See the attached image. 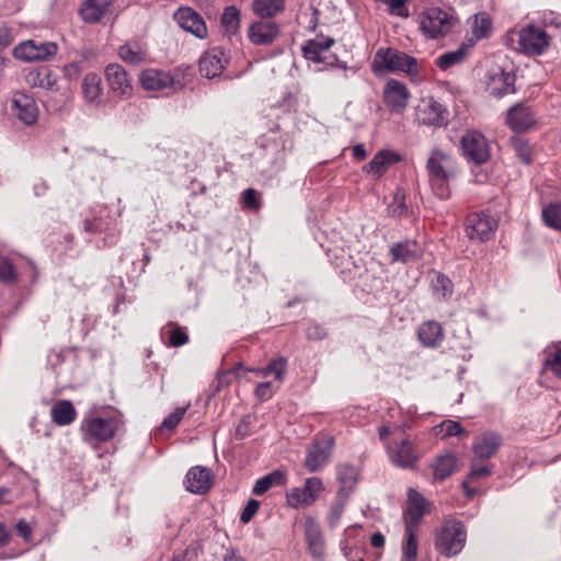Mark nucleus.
<instances>
[{
	"mask_svg": "<svg viewBox=\"0 0 561 561\" xmlns=\"http://www.w3.org/2000/svg\"><path fill=\"white\" fill-rule=\"evenodd\" d=\"M425 169L432 192L440 199H448L451 196L450 184L459 173L456 159L435 148L426 160Z\"/></svg>",
	"mask_w": 561,
	"mask_h": 561,
	"instance_id": "obj_1",
	"label": "nucleus"
},
{
	"mask_svg": "<svg viewBox=\"0 0 561 561\" xmlns=\"http://www.w3.org/2000/svg\"><path fill=\"white\" fill-rule=\"evenodd\" d=\"M371 69L375 75H380L382 71H401L410 77L420 75L417 59L396 48H379L374 56Z\"/></svg>",
	"mask_w": 561,
	"mask_h": 561,
	"instance_id": "obj_2",
	"label": "nucleus"
},
{
	"mask_svg": "<svg viewBox=\"0 0 561 561\" xmlns=\"http://www.w3.org/2000/svg\"><path fill=\"white\" fill-rule=\"evenodd\" d=\"M458 23V19L440 8L431 7L420 14V28L432 39L446 35Z\"/></svg>",
	"mask_w": 561,
	"mask_h": 561,
	"instance_id": "obj_3",
	"label": "nucleus"
},
{
	"mask_svg": "<svg viewBox=\"0 0 561 561\" xmlns=\"http://www.w3.org/2000/svg\"><path fill=\"white\" fill-rule=\"evenodd\" d=\"M465 526L459 520H446L436 535L437 551L445 557L458 554L466 543Z\"/></svg>",
	"mask_w": 561,
	"mask_h": 561,
	"instance_id": "obj_4",
	"label": "nucleus"
},
{
	"mask_svg": "<svg viewBox=\"0 0 561 561\" xmlns=\"http://www.w3.org/2000/svg\"><path fill=\"white\" fill-rule=\"evenodd\" d=\"M333 44L334 39L332 37L309 39L302 46V55L309 61L323 64L325 68L340 67L346 69V62H340L337 56L330 53Z\"/></svg>",
	"mask_w": 561,
	"mask_h": 561,
	"instance_id": "obj_5",
	"label": "nucleus"
},
{
	"mask_svg": "<svg viewBox=\"0 0 561 561\" xmlns=\"http://www.w3.org/2000/svg\"><path fill=\"white\" fill-rule=\"evenodd\" d=\"M460 149L465 159L474 165L485 163L491 157L488 139L477 130H468L461 136Z\"/></svg>",
	"mask_w": 561,
	"mask_h": 561,
	"instance_id": "obj_6",
	"label": "nucleus"
},
{
	"mask_svg": "<svg viewBox=\"0 0 561 561\" xmlns=\"http://www.w3.org/2000/svg\"><path fill=\"white\" fill-rule=\"evenodd\" d=\"M119 421L115 416H90L83 420L81 432L85 442H107L117 432Z\"/></svg>",
	"mask_w": 561,
	"mask_h": 561,
	"instance_id": "obj_7",
	"label": "nucleus"
},
{
	"mask_svg": "<svg viewBox=\"0 0 561 561\" xmlns=\"http://www.w3.org/2000/svg\"><path fill=\"white\" fill-rule=\"evenodd\" d=\"M550 36L547 32L535 25H527L519 31V49L529 56H540L548 48Z\"/></svg>",
	"mask_w": 561,
	"mask_h": 561,
	"instance_id": "obj_8",
	"label": "nucleus"
},
{
	"mask_svg": "<svg viewBox=\"0 0 561 561\" xmlns=\"http://www.w3.org/2000/svg\"><path fill=\"white\" fill-rule=\"evenodd\" d=\"M420 125L443 127L448 124V111L433 98L422 99L415 111Z\"/></svg>",
	"mask_w": 561,
	"mask_h": 561,
	"instance_id": "obj_9",
	"label": "nucleus"
},
{
	"mask_svg": "<svg viewBox=\"0 0 561 561\" xmlns=\"http://www.w3.org/2000/svg\"><path fill=\"white\" fill-rule=\"evenodd\" d=\"M497 228V221L485 213H477L468 216L466 221V234L472 241L485 242L490 240Z\"/></svg>",
	"mask_w": 561,
	"mask_h": 561,
	"instance_id": "obj_10",
	"label": "nucleus"
},
{
	"mask_svg": "<svg viewBox=\"0 0 561 561\" xmlns=\"http://www.w3.org/2000/svg\"><path fill=\"white\" fill-rule=\"evenodd\" d=\"M387 454L391 463L402 469H412L419 460L415 445L409 439L387 444Z\"/></svg>",
	"mask_w": 561,
	"mask_h": 561,
	"instance_id": "obj_11",
	"label": "nucleus"
},
{
	"mask_svg": "<svg viewBox=\"0 0 561 561\" xmlns=\"http://www.w3.org/2000/svg\"><path fill=\"white\" fill-rule=\"evenodd\" d=\"M334 446L333 436H324L321 439H316L308 448L305 467L309 472H317L321 470L332 455Z\"/></svg>",
	"mask_w": 561,
	"mask_h": 561,
	"instance_id": "obj_12",
	"label": "nucleus"
},
{
	"mask_svg": "<svg viewBox=\"0 0 561 561\" xmlns=\"http://www.w3.org/2000/svg\"><path fill=\"white\" fill-rule=\"evenodd\" d=\"M57 51V45L53 42L36 43L35 41H26L19 44L13 49V56L23 61H36L46 59Z\"/></svg>",
	"mask_w": 561,
	"mask_h": 561,
	"instance_id": "obj_13",
	"label": "nucleus"
},
{
	"mask_svg": "<svg viewBox=\"0 0 561 561\" xmlns=\"http://www.w3.org/2000/svg\"><path fill=\"white\" fill-rule=\"evenodd\" d=\"M503 444L502 436L493 431H486L474 438L472 444V458L474 461H488Z\"/></svg>",
	"mask_w": 561,
	"mask_h": 561,
	"instance_id": "obj_14",
	"label": "nucleus"
},
{
	"mask_svg": "<svg viewBox=\"0 0 561 561\" xmlns=\"http://www.w3.org/2000/svg\"><path fill=\"white\" fill-rule=\"evenodd\" d=\"M305 540L308 550L316 561H323L325 554V539L321 526L311 516L306 517L304 524Z\"/></svg>",
	"mask_w": 561,
	"mask_h": 561,
	"instance_id": "obj_15",
	"label": "nucleus"
},
{
	"mask_svg": "<svg viewBox=\"0 0 561 561\" xmlns=\"http://www.w3.org/2000/svg\"><path fill=\"white\" fill-rule=\"evenodd\" d=\"M323 488L321 479L308 478L302 488H293L287 492V502L293 507L312 504Z\"/></svg>",
	"mask_w": 561,
	"mask_h": 561,
	"instance_id": "obj_16",
	"label": "nucleus"
},
{
	"mask_svg": "<svg viewBox=\"0 0 561 561\" xmlns=\"http://www.w3.org/2000/svg\"><path fill=\"white\" fill-rule=\"evenodd\" d=\"M105 77L110 89L122 99H127L133 93L131 81L123 66L110 64L105 68Z\"/></svg>",
	"mask_w": 561,
	"mask_h": 561,
	"instance_id": "obj_17",
	"label": "nucleus"
},
{
	"mask_svg": "<svg viewBox=\"0 0 561 561\" xmlns=\"http://www.w3.org/2000/svg\"><path fill=\"white\" fill-rule=\"evenodd\" d=\"M410 96L407 85L396 79L389 80L385 85V102L394 113H402L405 110Z\"/></svg>",
	"mask_w": 561,
	"mask_h": 561,
	"instance_id": "obj_18",
	"label": "nucleus"
},
{
	"mask_svg": "<svg viewBox=\"0 0 561 561\" xmlns=\"http://www.w3.org/2000/svg\"><path fill=\"white\" fill-rule=\"evenodd\" d=\"M81 96L84 103L92 108L104 105L102 79L99 75L89 72L83 77Z\"/></svg>",
	"mask_w": 561,
	"mask_h": 561,
	"instance_id": "obj_19",
	"label": "nucleus"
},
{
	"mask_svg": "<svg viewBox=\"0 0 561 561\" xmlns=\"http://www.w3.org/2000/svg\"><path fill=\"white\" fill-rule=\"evenodd\" d=\"M516 77L512 71L496 69L490 72L486 82V90L491 95L502 98L508 93L515 92Z\"/></svg>",
	"mask_w": 561,
	"mask_h": 561,
	"instance_id": "obj_20",
	"label": "nucleus"
},
{
	"mask_svg": "<svg viewBox=\"0 0 561 561\" xmlns=\"http://www.w3.org/2000/svg\"><path fill=\"white\" fill-rule=\"evenodd\" d=\"M174 19L183 30L192 33L196 37L205 38L207 36V26L203 18L193 9H179L174 14Z\"/></svg>",
	"mask_w": 561,
	"mask_h": 561,
	"instance_id": "obj_21",
	"label": "nucleus"
},
{
	"mask_svg": "<svg viewBox=\"0 0 561 561\" xmlns=\"http://www.w3.org/2000/svg\"><path fill=\"white\" fill-rule=\"evenodd\" d=\"M428 502L425 497L413 489L408 492V507L404 513L407 527L417 528L424 514L427 512Z\"/></svg>",
	"mask_w": 561,
	"mask_h": 561,
	"instance_id": "obj_22",
	"label": "nucleus"
},
{
	"mask_svg": "<svg viewBox=\"0 0 561 561\" xmlns=\"http://www.w3.org/2000/svg\"><path fill=\"white\" fill-rule=\"evenodd\" d=\"M278 25L270 20H260L252 23L248 36L254 45H270L278 36Z\"/></svg>",
	"mask_w": 561,
	"mask_h": 561,
	"instance_id": "obj_23",
	"label": "nucleus"
},
{
	"mask_svg": "<svg viewBox=\"0 0 561 561\" xmlns=\"http://www.w3.org/2000/svg\"><path fill=\"white\" fill-rule=\"evenodd\" d=\"M506 123L512 130L524 133L535 126L536 119L531 111L524 103H518L508 110Z\"/></svg>",
	"mask_w": 561,
	"mask_h": 561,
	"instance_id": "obj_24",
	"label": "nucleus"
},
{
	"mask_svg": "<svg viewBox=\"0 0 561 561\" xmlns=\"http://www.w3.org/2000/svg\"><path fill=\"white\" fill-rule=\"evenodd\" d=\"M139 81L147 91H162L175 84V79L170 72L152 68L145 69Z\"/></svg>",
	"mask_w": 561,
	"mask_h": 561,
	"instance_id": "obj_25",
	"label": "nucleus"
},
{
	"mask_svg": "<svg viewBox=\"0 0 561 561\" xmlns=\"http://www.w3.org/2000/svg\"><path fill=\"white\" fill-rule=\"evenodd\" d=\"M227 59L220 48H213L199 58V72L203 77L211 79L219 76Z\"/></svg>",
	"mask_w": 561,
	"mask_h": 561,
	"instance_id": "obj_26",
	"label": "nucleus"
},
{
	"mask_svg": "<svg viewBox=\"0 0 561 561\" xmlns=\"http://www.w3.org/2000/svg\"><path fill=\"white\" fill-rule=\"evenodd\" d=\"M13 107L15 115L25 125H32L37 121L38 108L34 99L23 92H16L13 95Z\"/></svg>",
	"mask_w": 561,
	"mask_h": 561,
	"instance_id": "obj_27",
	"label": "nucleus"
},
{
	"mask_svg": "<svg viewBox=\"0 0 561 561\" xmlns=\"http://www.w3.org/2000/svg\"><path fill=\"white\" fill-rule=\"evenodd\" d=\"M211 471L206 467H193L185 477L186 490L194 494H204L211 486Z\"/></svg>",
	"mask_w": 561,
	"mask_h": 561,
	"instance_id": "obj_28",
	"label": "nucleus"
},
{
	"mask_svg": "<svg viewBox=\"0 0 561 561\" xmlns=\"http://www.w3.org/2000/svg\"><path fill=\"white\" fill-rule=\"evenodd\" d=\"M25 82L32 88H43L49 91L59 90L58 78L47 66L36 67L27 72Z\"/></svg>",
	"mask_w": 561,
	"mask_h": 561,
	"instance_id": "obj_29",
	"label": "nucleus"
},
{
	"mask_svg": "<svg viewBox=\"0 0 561 561\" xmlns=\"http://www.w3.org/2000/svg\"><path fill=\"white\" fill-rule=\"evenodd\" d=\"M112 3L113 0H84L78 13L83 22L94 24L107 14Z\"/></svg>",
	"mask_w": 561,
	"mask_h": 561,
	"instance_id": "obj_30",
	"label": "nucleus"
},
{
	"mask_svg": "<svg viewBox=\"0 0 561 561\" xmlns=\"http://www.w3.org/2000/svg\"><path fill=\"white\" fill-rule=\"evenodd\" d=\"M417 337L423 346L436 348L444 340V329L436 321H426L419 327Z\"/></svg>",
	"mask_w": 561,
	"mask_h": 561,
	"instance_id": "obj_31",
	"label": "nucleus"
},
{
	"mask_svg": "<svg viewBox=\"0 0 561 561\" xmlns=\"http://www.w3.org/2000/svg\"><path fill=\"white\" fill-rule=\"evenodd\" d=\"M400 161V156L391 150H381L364 167V172L381 175L392 164Z\"/></svg>",
	"mask_w": 561,
	"mask_h": 561,
	"instance_id": "obj_32",
	"label": "nucleus"
},
{
	"mask_svg": "<svg viewBox=\"0 0 561 561\" xmlns=\"http://www.w3.org/2000/svg\"><path fill=\"white\" fill-rule=\"evenodd\" d=\"M390 254L394 262L408 263L420 257V247L415 241L405 240L394 243L390 248Z\"/></svg>",
	"mask_w": 561,
	"mask_h": 561,
	"instance_id": "obj_33",
	"label": "nucleus"
},
{
	"mask_svg": "<svg viewBox=\"0 0 561 561\" xmlns=\"http://www.w3.org/2000/svg\"><path fill=\"white\" fill-rule=\"evenodd\" d=\"M492 474V468L489 465H484V461H474L471 458L470 471L468 478L462 482V489L467 497H473L478 494V489L469 488L471 480L485 479Z\"/></svg>",
	"mask_w": 561,
	"mask_h": 561,
	"instance_id": "obj_34",
	"label": "nucleus"
},
{
	"mask_svg": "<svg viewBox=\"0 0 561 561\" xmlns=\"http://www.w3.org/2000/svg\"><path fill=\"white\" fill-rule=\"evenodd\" d=\"M118 55L127 64L139 65L146 60L147 50L138 42L130 41L119 47Z\"/></svg>",
	"mask_w": 561,
	"mask_h": 561,
	"instance_id": "obj_35",
	"label": "nucleus"
},
{
	"mask_svg": "<svg viewBox=\"0 0 561 561\" xmlns=\"http://www.w3.org/2000/svg\"><path fill=\"white\" fill-rule=\"evenodd\" d=\"M457 468V457L454 454L438 456L433 463V474L435 480L443 481L450 477Z\"/></svg>",
	"mask_w": 561,
	"mask_h": 561,
	"instance_id": "obj_36",
	"label": "nucleus"
},
{
	"mask_svg": "<svg viewBox=\"0 0 561 561\" xmlns=\"http://www.w3.org/2000/svg\"><path fill=\"white\" fill-rule=\"evenodd\" d=\"M286 483V474L282 470H274L268 474L256 480L252 492L255 495L265 494L271 488L284 485Z\"/></svg>",
	"mask_w": 561,
	"mask_h": 561,
	"instance_id": "obj_37",
	"label": "nucleus"
},
{
	"mask_svg": "<svg viewBox=\"0 0 561 561\" xmlns=\"http://www.w3.org/2000/svg\"><path fill=\"white\" fill-rule=\"evenodd\" d=\"M357 469L351 465H343L337 467V480L340 482V490L337 493H344L347 497L353 491L357 482Z\"/></svg>",
	"mask_w": 561,
	"mask_h": 561,
	"instance_id": "obj_38",
	"label": "nucleus"
},
{
	"mask_svg": "<svg viewBox=\"0 0 561 561\" xmlns=\"http://www.w3.org/2000/svg\"><path fill=\"white\" fill-rule=\"evenodd\" d=\"M253 11L261 19H271L285 8L284 0H253Z\"/></svg>",
	"mask_w": 561,
	"mask_h": 561,
	"instance_id": "obj_39",
	"label": "nucleus"
},
{
	"mask_svg": "<svg viewBox=\"0 0 561 561\" xmlns=\"http://www.w3.org/2000/svg\"><path fill=\"white\" fill-rule=\"evenodd\" d=\"M543 366L550 369L556 377L561 378V343L545 350Z\"/></svg>",
	"mask_w": 561,
	"mask_h": 561,
	"instance_id": "obj_40",
	"label": "nucleus"
},
{
	"mask_svg": "<svg viewBox=\"0 0 561 561\" xmlns=\"http://www.w3.org/2000/svg\"><path fill=\"white\" fill-rule=\"evenodd\" d=\"M221 25L227 34L233 35L237 33L240 25V12L236 7L230 5L224 10Z\"/></svg>",
	"mask_w": 561,
	"mask_h": 561,
	"instance_id": "obj_41",
	"label": "nucleus"
},
{
	"mask_svg": "<svg viewBox=\"0 0 561 561\" xmlns=\"http://www.w3.org/2000/svg\"><path fill=\"white\" fill-rule=\"evenodd\" d=\"M492 30V22L486 13L481 12L474 15L471 31L477 39L485 38L490 35Z\"/></svg>",
	"mask_w": 561,
	"mask_h": 561,
	"instance_id": "obj_42",
	"label": "nucleus"
},
{
	"mask_svg": "<svg viewBox=\"0 0 561 561\" xmlns=\"http://www.w3.org/2000/svg\"><path fill=\"white\" fill-rule=\"evenodd\" d=\"M286 368H287V359L285 357H277V358L271 360V363L267 366L260 368L256 371L260 373L264 377L274 375V378L277 381H283L285 378Z\"/></svg>",
	"mask_w": 561,
	"mask_h": 561,
	"instance_id": "obj_43",
	"label": "nucleus"
},
{
	"mask_svg": "<svg viewBox=\"0 0 561 561\" xmlns=\"http://www.w3.org/2000/svg\"><path fill=\"white\" fill-rule=\"evenodd\" d=\"M19 280V274L14 264L5 256H0V283L11 286Z\"/></svg>",
	"mask_w": 561,
	"mask_h": 561,
	"instance_id": "obj_44",
	"label": "nucleus"
},
{
	"mask_svg": "<svg viewBox=\"0 0 561 561\" xmlns=\"http://www.w3.org/2000/svg\"><path fill=\"white\" fill-rule=\"evenodd\" d=\"M405 537L402 561H415L417 557L416 528L405 526Z\"/></svg>",
	"mask_w": 561,
	"mask_h": 561,
	"instance_id": "obj_45",
	"label": "nucleus"
},
{
	"mask_svg": "<svg viewBox=\"0 0 561 561\" xmlns=\"http://www.w3.org/2000/svg\"><path fill=\"white\" fill-rule=\"evenodd\" d=\"M347 496L344 493H337L336 500L331 506L329 514H328V525L331 528H334L337 526L345 508V504L347 501Z\"/></svg>",
	"mask_w": 561,
	"mask_h": 561,
	"instance_id": "obj_46",
	"label": "nucleus"
},
{
	"mask_svg": "<svg viewBox=\"0 0 561 561\" xmlns=\"http://www.w3.org/2000/svg\"><path fill=\"white\" fill-rule=\"evenodd\" d=\"M465 56H466L465 48H458V49H456L454 51H448V53H445V54L440 55L436 59V65L442 70H447L450 67L462 62L463 59H465Z\"/></svg>",
	"mask_w": 561,
	"mask_h": 561,
	"instance_id": "obj_47",
	"label": "nucleus"
},
{
	"mask_svg": "<svg viewBox=\"0 0 561 561\" xmlns=\"http://www.w3.org/2000/svg\"><path fill=\"white\" fill-rule=\"evenodd\" d=\"M51 417H53V421L58 425L70 424V401L69 400L58 401L51 408Z\"/></svg>",
	"mask_w": 561,
	"mask_h": 561,
	"instance_id": "obj_48",
	"label": "nucleus"
},
{
	"mask_svg": "<svg viewBox=\"0 0 561 561\" xmlns=\"http://www.w3.org/2000/svg\"><path fill=\"white\" fill-rule=\"evenodd\" d=\"M542 219L548 227L561 230V204H550L543 208Z\"/></svg>",
	"mask_w": 561,
	"mask_h": 561,
	"instance_id": "obj_49",
	"label": "nucleus"
},
{
	"mask_svg": "<svg viewBox=\"0 0 561 561\" xmlns=\"http://www.w3.org/2000/svg\"><path fill=\"white\" fill-rule=\"evenodd\" d=\"M512 146L516 156L520 159L523 163H531V149L528 141L525 138L512 137Z\"/></svg>",
	"mask_w": 561,
	"mask_h": 561,
	"instance_id": "obj_50",
	"label": "nucleus"
},
{
	"mask_svg": "<svg viewBox=\"0 0 561 561\" xmlns=\"http://www.w3.org/2000/svg\"><path fill=\"white\" fill-rule=\"evenodd\" d=\"M188 405L176 408L171 414H169L161 423L160 428L161 430H174L181 420L183 419Z\"/></svg>",
	"mask_w": 561,
	"mask_h": 561,
	"instance_id": "obj_51",
	"label": "nucleus"
},
{
	"mask_svg": "<svg viewBox=\"0 0 561 561\" xmlns=\"http://www.w3.org/2000/svg\"><path fill=\"white\" fill-rule=\"evenodd\" d=\"M254 417L251 414H245L241 417L236 426L234 437L242 440L250 435V428L253 424Z\"/></svg>",
	"mask_w": 561,
	"mask_h": 561,
	"instance_id": "obj_52",
	"label": "nucleus"
},
{
	"mask_svg": "<svg viewBox=\"0 0 561 561\" xmlns=\"http://www.w3.org/2000/svg\"><path fill=\"white\" fill-rule=\"evenodd\" d=\"M434 289L440 293L444 298H448L453 294V283L447 276L438 274L434 282Z\"/></svg>",
	"mask_w": 561,
	"mask_h": 561,
	"instance_id": "obj_53",
	"label": "nucleus"
},
{
	"mask_svg": "<svg viewBox=\"0 0 561 561\" xmlns=\"http://www.w3.org/2000/svg\"><path fill=\"white\" fill-rule=\"evenodd\" d=\"M231 382L230 371H220L213 383L214 390L209 394L208 399L214 398L222 388L227 387Z\"/></svg>",
	"mask_w": 561,
	"mask_h": 561,
	"instance_id": "obj_54",
	"label": "nucleus"
},
{
	"mask_svg": "<svg viewBox=\"0 0 561 561\" xmlns=\"http://www.w3.org/2000/svg\"><path fill=\"white\" fill-rule=\"evenodd\" d=\"M259 507H260L259 501L253 500V499L249 500L247 505L243 507V510L241 512V515H240L241 523L248 524L253 518V516L256 514V512L259 511Z\"/></svg>",
	"mask_w": 561,
	"mask_h": 561,
	"instance_id": "obj_55",
	"label": "nucleus"
},
{
	"mask_svg": "<svg viewBox=\"0 0 561 561\" xmlns=\"http://www.w3.org/2000/svg\"><path fill=\"white\" fill-rule=\"evenodd\" d=\"M440 427H442V431H444V436H448V437L458 436L461 433H463V427L461 426V424L459 422L451 421V420L444 421L440 424Z\"/></svg>",
	"mask_w": 561,
	"mask_h": 561,
	"instance_id": "obj_56",
	"label": "nucleus"
},
{
	"mask_svg": "<svg viewBox=\"0 0 561 561\" xmlns=\"http://www.w3.org/2000/svg\"><path fill=\"white\" fill-rule=\"evenodd\" d=\"M307 337L312 341H321L327 337V330L320 324H312L307 329Z\"/></svg>",
	"mask_w": 561,
	"mask_h": 561,
	"instance_id": "obj_57",
	"label": "nucleus"
},
{
	"mask_svg": "<svg viewBox=\"0 0 561 561\" xmlns=\"http://www.w3.org/2000/svg\"><path fill=\"white\" fill-rule=\"evenodd\" d=\"M169 340L172 346L179 347L187 343L188 336L181 329H175L170 332Z\"/></svg>",
	"mask_w": 561,
	"mask_h": 561,
	"instance_id": "obj_58",
	"label": "nucleus"
},
{
	"mask_svg": "<svg viewBox=\"0 0 561 561\" xmlns=\"http://www.w3.org/2000/svg\"><path fill=\"white\" fill-rule=\"evenodd\" d=\"M243 203L249 208L257 209L260 207L257 192L254 188H247L243 192Z\"/></svg>",
	"mask_w": 561,
	"mask_h": 561,
	"instance_id": "obj_59",
	"label": "nucleus"
},
{
	"mask_svg": "<svg viewBox=\"0 0 561 561\" xmlns=\"http://www.w3.org/2000/svg\"><path fill=\"white\" fill-rule=\"evenodd\" d=\"M271 388H272V385L270 381H264V382L257 383V386L254 390L255 397L261 401H265V400L270 399L272 397Z\"/></svg>",
	"mask_w": 561,
	"mask_h": 561,
	"instance_id": "obj_60",
	"label": "nucleus"
},
{
	"mask_svg": "<svg viewBox=\"0 0 561 561\" xmlns=\"http://www.w3.org/2000/svg\"><path fill=\"white\" fill-rule=\"evenodd\" d=\"M16 533L19 536H21L23 539L28 540L32 534V529L24 519H20L15 525Z\"/></svg>",
	"mask_w": 561,
	"mask_h": 561,
	"instance_id": "obj_61",
	"label": "nucleus"
},
{
	"mask_svg": "<svg viewBox=\"0 0 561 561\" xmlns=\"http://www.w3.org/2000/svg\"><path fill=\"white\" fill-rule=\"evenodd\" d=\"M103 225L100 220L96 218H93L92 220L85 219L84 220V230L89 233H96L102 231Z\"/></svg>",
	"mask_w": 561,
	"mask_h": 561,
	"instance_id": "obj_62",
	"label": "nucleus"
},
{
	"mask_svg": "<svg viewBox=\"0 0 561 561\" xmlns=\"http://www.w3.org/2000/svg\"><path fill=\"white\" fill-rule=\"evenodd\" d=\"M11 35L5 26L0 25V51L11 44Z\"/></svg>",
	"mask_w": 561,
	"mask_h": 561,
	"instance_id": "obj_63",
	"label": "nucleus"
},
{
	"mask_svg": "<svg viewBox=\"0 0 561 561\" xmlns=\"http://www.w3.org/2000/svg\"><path fill=\"white\" fill-rule=\"evenodd\" d=\"M201 550V546L198 543H192L183 552L186 556L187 561H192L193 559H196Z\"/></svg>",
	"mask_w": 561,
	"mask_h": 561,
	"instance_id": "obj_64",
	"label": "nucleus"
}]
</instances>
